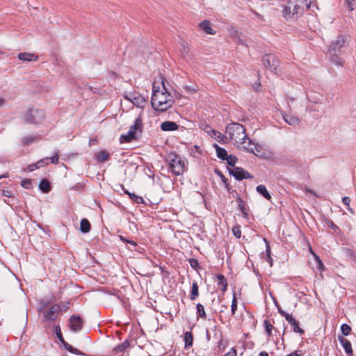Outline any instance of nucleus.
<instances>
[{"instance_id": "7ed1b4c3", "label": "nucleus", "mask_w": 356, "mask_h": 356, "mask_svg": "<svg viewBox=\"0 0 356 356\" xmlns=\"http://www.w3.org/2000/svg\"><path fill=\"white\" fill-rule=\"evenodd\" d=\"M311 3V0H289L283 6V16L286 19H297L310 7Z\"/></svg>"}, {"instance_id": "5fc2aeb1", "label": "nucleus", "mask_w": 356, "mask_h": 356, "mask_svg": "<svg viewBox=\"0 0 356 356\" xmlns=\"http://www.w3.org/2000/svg\"><path fill=\"white\" fill-rule=\"evenodd\" d=\"M35 169H38L37 162L35 163H33V164H30L27 167V170L29 172H32V171L35 170Z\"/></svg>"}, {"instance_id": "a878e982", "label": "nucleus", "mask_w": 356, "mask_h": 356, "mask_svg": "<svg viewBox=\"0 0 356 356\" xmlns=\"http://www.w3.org/2000/svg\"><path fill=\"white\" fill-rule=\"evenodd\" d=\"M199 296V286L197 283V282H193L192 284V287L191 290V293L189 295V298L191 300H195Z\"/></svg>"}, {"instance_id": "9d476101", "label": "nucleus", "mask_w": 356, "mask_h": 356, "mask_svg": "<svg viewBox=\"0 0 356 356\" xmlns=\"http://www.w3.org/2000/svg\"><path fill=\"white\" fill-rule=\"evenodd\" d=\"M229 173L232 175L235 179L241 181L245 179H252L253 176L248 171L241 167H234L232 169H228Z\"/></svg>"}, {"instance_id": "a211bd4d", "label": "nucleus", "mask_w": 356, "mask_h": 356, "mask_svg": "<svg viewBox=\"0 0 356 356\" xmlns=\"http://www.w3.org/2000/svg\"><path fill=\"white\" fill-rule=\"evenodd\" d=\"M18 58L21 60H23V61H31V60H38V55H35V54H31V53H28V52H22V53H19L17 56Z\"/></svg>"}, {"instance_id": "bf43d9fd", "label": "nucleus", "mask_w": 356, "mask_h": 356, "mask_svg": "<svg viewBox=\"0 0 356 356\" xmlns=\"http://www.w3.org/2000/svg\"><path fill=\"white\" fill-rule=\"evenodd\" d=\"M2 193H3V196H5V197H12V193L9 190H3Z\"/></svg>"}, {"instance_id": "0e129e2a", "label": "nucleus", "mask_w": 356, "mask_h": 356, "mask_svg": "<svg viewBox=\"0 0 356 356\" xmlns=\"http://www.w3.org/2000/svg\"><path fill=\"white\" fill-rule=\"evenodd\" d=\"M227 309V305H222L220 306V313H222V312H224V310H225V309Z\"/></svg>"}, {"instance_id": "79ce46f5", "label": "nucleus", "mask_w": 356, "mask_h": 356, "mask_svg": "<svg viewBox=\"0 0 356 356\" xmlns=\"http://www.w3.org/2000/svg\"><path fill=\"white\" fill-rule=\"evenodd\" d=\"M188 262H189L191 268H193V269L199 270L201 268L197 259L191 258V259H188Z\"/></svg>"}, {"instance_id": "f03ea898", "label": "nucleus", "mask_w": 356, "mask_h": 356, "mask_svg": "<svg viewBox=\"0 0 356 356\" xmlns=\"http://www.w3.org/2000/svg\"><path fill=\"white\" fill-rule=\"evenodd\" d=\"M174 96L165 88L164 81H162V90L156 88L154 84L152 88L151 104L157 111L164 112L172 106Z\"/></svg>"}, {"instance_id": "58836bf2", "label": "nucleus", "mask_w": 356, "mask_h": 356, "mask_svg": "<svg viewBox=\"0 0 356 356\" xmlns=\"http://www.w3.org/2000/svg\"><path fill=\"white\" fill-rule=\"evenodd\" d=\"M341 330L343 336H348L350 334L352 330L348 324L343 323L341 326Z\"/></svg>"}, {"instance_id": "1a4fd4ad", "label": "nucleus", "mask_w": 356, "mask_h": 356, "mask_svg": "<svg viewBox=\"0 0 356 356\" xmlns=\"http://www.w3.org/2000/svg\"><path fill=\"white\" fill-rule=\"evenodd\" d=\"M55 332L56 334V337H58V340L60 341V343L63 344V346L65 347V349H67L69 352L71 353L77 355H83V353L80 351L79 350L74 348L70 344H69L67 342H66L62 335L61 330L59 325H56L55 327Z\"/></svg>"}, {"instance_id": "69168bd1", "label": "nucleus", "mask_w": 356, "mask_h": 356, "mask_svg": "<svg viewBox=\"0 0 356 356\" xmlns=\"http://www.w3.org/2000/svg\"><path fill=\"white\" fill-rule=\"evenodd\" d=\"M259 356H269L268 353L266 351H261L259 353Z\"/></svg>"}, {"instance_id": "cd10ccee", "label": "nucleus", "mask_w": 356, "mask_h": 356, "mask_svg": "<svg viewBox=\"0 0 356 356\" xmlns=\"http://www.w3.org/2000/svg\"><path fill=\"white\" fill-rule=\"evenodd\" d=\"M96 159L100 162H104L108 160L110 154L105 149L101 150L95 154Z\"/></svg>"}, {"instance_id": "37998d69", "label": "nucleus", "mask_w": 356, "mask_h": 356, "mask_svg": "<svg viewBox=\"0 0 356 356\" xmlns=\"http://www.w3.org/2000/svg\"><path fill=\"white\" fill-rule=\"evenodd\" d=\"M344 252L347 257H350L354 261H356V253L355 252V251L350 248H345Z\"/></svg>"}, {"instance_id": "052dcab7", "label": "nucleus", "mask_w": 356, "mask_h": 356, "mask_svg": "<svg viewBox=\"0 0 356 356\" xmlns=\"http://www.w3.org/2000/svg\"><path fill=\"white\" fill-rule=\"evenodd\" d=\"M127 243H129L130 245L134 246V248L132 249V250H136V251L137 250L136 248H137L138 245H137V243L135 241H131V240H129V241H127Z\"/></svg>"}, {"instance_id": "b1692460", "label": "nucleus", "mask_w": 356, "mask_h": 356, "mask_svg": "<svg viewBox=\"0 0 356 356\" xmlns=\"http://www.w3.org/2000/svg\"><path fill=\"white\" fill-rule=\"evenodd\" d=\"M181 57L186 60L191 59V54L190 51V49L188 46V44L185 42L181 43Z\"/></svg>"}, {"instance_id": "dca6fc26", "label": "nucleus", "mask_w": 356, "mask_h": 356, "mask_svg": "<svg viewBox=\"0 0 356 356\" xmlns=\"http://www.w3.org/2000/svg\"><path fill=\"white\" fill-rule=\"evenodd\" d=\"M59 309L60 306L57 304L51 306V309L49 311L44 312V314L46 320L54 321L56 317V312H57Z\"/></svg>"}, {"instance_id": "a18cd8bd", "label": "nucleus", "mask_w": 356, "mask_h": 356, "mask_svg": "<svg viewBox=\"0 0 356 356\" xmlns=\"http://www.w3.org/2000/svg\"><path fill=\"white\" fill-rule=\"evenodd\" d=\"M347 7L350 11H353L356 8V1L355 0H345Z\"/></svg>"}, {"instance_id": "338daca9", "label": "nucleus", "mask_w": 356, "mask_h": 356, "mask_svg": "<svg viewBox=\"0 0 356 356\" xmlns=\"http://www.w3.org/2000/svg\"><path fill=\"white\" fill-rule=\"evenodd\" d=\"M5 103V99L2 97H0V107L2 106Z\"/></svg>"}, {"instance_id": "a19ab883", "label": "nucleus", "mask_w": 356, "mask_h": 356, "mask_svg": "<svg viewBox=\"0 0 356 356\" xmlns=\"http://www.w3.org/2000/svg\"><path fill=\"white\" fill-rule=\"evenodd\" d=\"M237 299L236 297L235 293H234L233 295V299L232 301V305H231V311H232V315H234L236 313V311L237 310Z\"/></svg>"}, {"instance_id": "9b49d317", "label": "nucleus", "mask_w": 356, "mask_h": 356, "mask_svg": "<svg viewBox=\"0 0 356 356\" xmlns=\"http://www.w3.org/2000/svg\"><path fill=\"white\" fill-rule=\"evenodd\" d=\"M264 66L271 71H275L279 64V60L274 54H266L263 58Z\"/></svg>"}, {"instance_id": "c85d7f7f", "label": "nucleus", "mask_w": 356, "mask_h": 356, "mask_svg": "<svg viewBox=\"0 0 356 356\" xmlns=\"http://www.w3.org/2000/svg\"><path fill=\"white\" fill-rule=\"evenodd\" d=\"M200 27L207 34H215L216 32L213 31L211 27V23L209 20H204L200 24Z\"/></svg>"}, {"instance_id": "412c9836", "label": "nucleus", "mask_w": 356, "mask_h": 356, "mask_svg": "<svg viewBox=\"0 0 356 356\" xmlns=\"http://www.w3.org/2000/svg\"><path fill=\"white\" fill-rule=\"evenodd\" d=\"M210 130L212 131L211 136L214 137L219 143L222 144L228 143V138L226 136L222 135L220 132L213 129H210Z\"/></svg>"}, {"instance_id": "f3484780", "label": "nucleus", "mask_w": 356, "mask_h": 356, "mask_svg": "<svg viewBox=\"0 0 356 356\" xmlns=\"http://www.w3.org/2000/svg\"><path fill=\"white\" fill-rule=\"evenodd\" d=\"M282 117L285 122L291 126H297L300 124L299 118L295 115L284 113Z\"/></svg>"}, {"instance_id": "8fccbe9b", "label": "nucleus", "mask_w": 356, "mask_h": 356, "mask_svg": "<svg viewBox=\"0 0 356 356\" xmlns=\"http://www.w3.org/2000/svg\"><path fill=\"white\" fill-rule=\"evenodd\" d=\"M48 160H49V158H44V159H40L39 160L38 162H37V164H38V168H41V167H43L44 165H47L48 164Z\"/></svg>"}, {"instance_id": "c756f323", "label": "nucleus", "mask_w": 356, "mask_h": 356, "mask_svg": "<svg viewBox=\"0 0 356 356\" xmlns=\"http://www.w3.org/2000/svg\"><path fill=\"white\" fill-rule=\"evenodd\" d=\"M91 229L90 222L86 218H83L80 222V231L82 233H88Z\"/></svg>"}, {"instance_id": "f8f14e48", "label": "nucleus", "mask_w": 356, "mask_h": 356, "mask_svg": "<svg viewBox=\"0 0 356 356\" xmlns=\"http://www.w3.org/2000/svg\"><path fill=\"white\" fill-rule=\"evenodd\" d=\"M70 328L73 332H79L82 330L83 321L79 315L73 314L70 317Z\"/></svg>"}, {"instance_id": "0eeeda50", "label": "nucleus", "mask_w": 356, "mask_h": 356, "mask_svg": "<svg viewBox=\"0 0 356 356\" xmlns=\"http://www.w3.org/2000/svg\"><path fill=\"white\" fill-rule=\"evenodd\" d=\"M348 43L346 35H339L333 40L328 49V52H343L347 47Z\"/></svg>"}, {"instance_id": "4be33fe9", "label": "nucleus", "mask_w": 356, "mask_h": 356, "mask_svg": "<svg viewBox=\"0 0 356 356\" xmlns=\"http://www.w3.org/2000/svg\"><path fill=\"white\" fill-rule=\"evenodd\" d=\"M213 147L216 150L217 157L222 161H225L229 156L226 149L225 148L220 147L216 143L213 145Z\"/></svg>"}, {"instance_id": "2f4dec72", "label": "nucleus", "mask_w": 356, "mask_h": 356, "mask_svg": "<svg viewBox=\"0 0 356 356\" xmlns=\"http://www.w3.org/2000/svg\"><path fill=\"white\" fill-rule=\"evenodd\" d=\"M266 243V257L265 260L268 262L270 265V266L273 265V259L270 257V248L269 242L264 238V239Z\"/></svg>"}, {"instance_id": "e433bc0d", "label": "nucleus", "mask_w": 356, "mask_h": 356, "mask_svg": "<svg viewBox=\"0 0 356 356\" xmlns=\"http://www.w3.org/2000/svg\"><path fill=\"white\" fill-rule=\"evenodd\" d=\"M225 161H227V163L229 165L234 168L238 159L236 156L229 154Z\"/></svg>"}, {"instance_id": "4468645a", "label": "nucleus", "mask_w": 356, "mask_h": 356, "mask_svg": "<svg viewBox=\"0 0 356 356\" xmlns=\"http://www.w3.org/2000/svg\"><path fill=\"white\" fill-rule=\"evenodd\" d=\"M129 341L126 340L120 344L115 346L113 350V354L116 356H122L124 354V350L129 347Z\"/></svg>"}, {"instance_id": "4d7b16f0", "label": "nucleus", "mask_w": 356, "mask_h": 356, "mask_svg": "<svg viewBox=\"0 0 356 356\" xmlns=\"http://www.w3.org/2000/svg\"><path fill=\"white\" fill-rule=\"evenodd\" d=\"M225 356H236V350L234 348H232L229 352L225 355Z\"/></svg>"}, {"instance_id": "2eb2a0df", "label": "nucleus", "mask_w": 356, "mask_h": 356, "mask_svg": "<svg viewBox=\"0 0 356 356\" xmlns=\"http://www.w3.org/2000/svg\"><path fill=\"white\" fill-rule=\"evenodd\" d=\"M178 128V124L172 121H165L161 124V129L163 131H175L177 130Z\"/></svg>"}, {"instance_id": "09e8293b", "label": "nucleus", "mask_w": 356, "mask_h": 356, "mask_svg": "<svg viewBox=\"0 0 356 356\" xmlns=\"http://www.w3.org/2000/svg\"><path fill=\"white\" fill-rule=\"evenodd\" d=\"M325 222L327 227L332 229L333 230L336 231L337 229H339V227L337 226L332 220L327 219Z\"/></svg>"}, {"instance_id": "473e14b6", "label": "nucleus", "mask_w": 356, "mask_h": 356, "mask_svg": "<svg viewBox=\"0 0 356 356\" xmlns=\"http://www.w3.org/2000/svg\"><path fill=\"white\" fill-rule=\"evenodd\" d=\"M196 309H197V314L198 317H200L202 319L207 318V314L204 311V307L201 303H197L196 305Z\"/></svg>"}, {"instance_id": "603ef678", "label": "nucleus", "mask_w": 356, "mask_h": 356, "mask_svg": "<svg viewBox=\"0 0 356 356\" xmlns=\"http://www.w3.org/2000/svg\"><path fill=\"white\" fill-rule=\"evenodd\" d=\"M315 259L317 262V268L318 270H323V264L322 261L320 259L319 257L315 254Z\"/></svg>"}, {"instance_id": "39448f33", "label": "nucleus", "mask_w": 356, "mask_h": 356, "mask_svg": "<svg viewBox=\"0 0 356 356\" xmlns=\"http://www.w3.org/2000/svg\"><path fill=\"white\" fill-rule=\"evenodd\" d=\"M168 161L169 162L170 169L176 176L183 175V173L187 170L186 164L177 154L170 153L168 154Z\"/></svg>"}, {"instance_id": "ea45409f", "label": "nucleus", "mask_w": 356, "mask_h": 356, "mask_svg": "<svg viewBox=\"0 0 356 356\" xmlns=\"http://www.w3.org/2000/svg\"><path fill=\"white\" fill-rule=\"evenodd\" d=\"M264 325L265 327V330L267 332L268 336H270L272 334V330L273 328V325L270 323L269 321L265 320L264 322Z\"/></svg>"}, {"instance_id": "864d4df0", "label": "nucleus", "mask_w": 356, "mask_h": 356, "mask_svg": "<svg viewBox=\"0 0 356 356\" xmlns=\"http://www.w3.org/2000/svg\"><path fill=\"white\" fill-rule=\"evenodd\" d=\"M236 36H237V40H236V42L238 44H241V45H244L245 47H247V44L245 42V41L243 40V39H241L240 38V36L238 35H239V33L238 31H236Z\"/></svg>"}, {"instance_id": "3c124183", "label": "nucleus", "mask_w": 356, "mask_h": 356, "mask_svg": "<svg viewBox=\"0 0 356 356\" xmlns=\"http://www.w3.org/2000/svg\"><path fill=\"white\" fill-rule=\"evenodd\" d=\"M232 232H233V234L236 237V238H240L241 237V229H240V227H234L233 229H232Z\"/></svg>"}, {"instance_id": "13d9d810", "label": "nucleus", "mask_w": 356, "mask_h": 356, "mask_svg": "<svg viewBox=\"0 0 356 356\" xmlns=\"http://www.w3.org/2000/svg\"><path fill=\"white\" fill-rule=\"evenodd\" d=\"M342 202L343 203V204H345L346 206H349L350 202V197H343V199H342Z\"/></svg>"}, {"instance_id": "aec40b11", "label": "nucleus", "mask_w": 356, "mask_h": 356, "mask_svg": "<svg viewBox=\"0 0 356 356\" xmlns=\"http://www.w3.org/2000/svg\"><path fill=\"white\" fill-rule=\"evenodd\" d=\"M339 52H328L330 60L337 65L343 66L344 60L339 56Z\"/></svg>"}, {"instance_id": "680f3d73", "label": "nucleus", "mask_w": 356, "mask_h": 356, "mask_svg": "<svg viewBox=\"0 0 356 356\" xmlns=\"http://www.w3.org/2000/svg\"><path fill=\"white\" fill-rule=\"evenodd\" d=\"M210 129H212V128L210 126L206 124L205 127L204 128V131H206L207 133H208L209 134H210L211 136L212 131H211Z\"/></svg>"}, {"instance_id": "f257e3e1", "label": "nucleus", "mask_w": 356, "mask_h": 356, "mask_svg": "<svg viewBox=\"0 0 356 356\" xmlns=\"http://www.w3.org/2000/svg\"><path fill=\"white\" fill-rule=\"evenodd\" d=\"M226 133L229 135V139L235 145H241L242 147L250 153H255V150H257V147L254 145V147H251V141L248 138L245 129L244 127L238 122H232L227 125Z\"/></svg>"}, {"instance_id": "393cba45", "label": "nucleus", "mask_w": 356, "mask_h": 356, "mask_svg": "<svg viewBox=\"0 0 356 356\" xmlns=\"http://www.w3.org/2000/svg\"><path fill=\"white\" fill-rule=\"evenodd\" d=\"M184 348L186 349H188L193 346V334L191 332H186L184 333Z\"/></svg>"}, {"instance_id": "6e6d98bb", "label": "nucleus", "mask_w": 356, "mask_h": 356, "mask_svg": "<svg viewBox=\"0 0 356 356\" xmlns=\"http://www.w3.org/2000/svg\"><path fill=\"white\" fill-rule=\"evenodd\" d=\"M216 173L218 175H219L220 177V178H222V181L227 185V179L222 175V173L218 170H216Z\"/></svg>"}, {"instance_id": "ddd939ff", "label": "nucleus", "mask_w": 356, "mask_h": 356, "mask_svg": "<svg viewBox=\"0 0 356 356\" xmlns=\"http://www.w3.org/2000/svg\"><path fill=\"white\" fill-rule=\"evenodd\" d=\"M338 340L341 345L343 346L345 352L348 356H353V349L350 341L345 338L343 336L338 335Z\"/></svg>"}, {"instance_id": "e2e57ef3", "label": "nucleus", "mask_w": 356, "mask_h": 356, "mask_svg": "<svg viewBox=\"0 0 356 356\" xmlns=\"http://www.w3.org/2000/svg\"><path fill=\"white\" fill-rule=\"evenodd\" d=\"M292 354L293 356H301V350H296Z\"/></svg>"}, {"instance_id": "20e7f679", "label": "nucleus", "mask_w": 356, "mask_h": 356, "mask_svg": "<svg viewBox=\"0 0 356 356\" xmlns=\"http://www.w3.org/2000/svg\"><path fill=\"white\" fill-rule=\"evenodd\" d=\"M143 130V122L140 115H139L135 120L134 124L130 127L128 133L120 136V143H130L134 140H137Z\"/></svg>"}, {"instance_id": "774afa93", "label": "nucleus", "mask_w": 356, "mask_h": 356, "mask_svg": "<svg viewBox=\"0 0 356 356\" xmlns=\"http://www.w3.org/2000/svg\"><path fill=\"white\" fill-rule=\"evenodd\" d=\"M120 239H121L122 241L126 242V243H127V241H129L128 239H127L125 237H124V236H120Z\"/></svg>"}, {"instance_id": "49530a36", "label": "nucleus", "mask_w": 356, "mask_h": 356, "mask_svg": "<svg viewBox=\"0 0 356 356\" xmlns=\"http://www.w3.org/2000/svg\"><path fill=\"white\" fill-rule=\"evenodd\" d=\"M275 304L277 308V310H278V312L279 314L284 316L285 318V319L286 320V317L288 318V316H289L291 314H287L286 312H284L281 307L280 306L277 304V302L275 301Z\"/></svg>"}, {"instance_id": "7c9ffc66", "label": "nucleus", "mask_w": 356, "mask_h": 356, "mask_svg": "<svg viewBox=\"0 0 356 356\" xmlns=\"http://www.w3.org/2000/svg\"><path fill=\"white\" fill-rule=\"evenodd\" d=\"M217 280H218V285L222 286V288L220 289V291L222 292H225L227 290V280L222 275V274H218L216 275Z\"/></svg>"}, {"instance_id": "5701e85b", "label": "nucleus", "mask_w": 356, "mask_h": 356, "mask_svg": "<svg viewBox=\"0 0 356 356\" xmlns=\"http://www.w3.org/2000/svg\"><path fill=\"white\" fill-rule=\"evenodd\" d=\"M39 188L40 190L44 193H47L51 191V184L48 179H42L39 184Z\"/></svg>"}, {"instance_id": "f704fd0d", "label": "nucleus", "mask_w": 356, "mask_h": 356, "mask_svg": "<svg viewBox=\"0 0 356 356\" xmlns=\"http://www.w3.org/2000/svg\"><path fill=\"white\" fill-rule=\"evenodd\" d=\"M190 154L194 157L197 156V155H200L202 153V150L200 146L195 145L193 147L189 149Z\"/></svg>"}, {"instance_id": "72a5a7b5", "label": "nucleus", "mask_w": 356, "mask_h": 356, "mask_svg": "<svg viewBox=\"0 0 356 356\" xmlns=\"http://www.w3.org/2000/svg\"><path fill=\"white\" fill-rule=\"evenodd\" d=\"M236 202L238 204L239 209L242 212L243 216L247 217L248 214V212L246 211L243 200L240 197H237Z\"/></svg>"}, {"instance_id": "bb28decb", "label": "nucleus", "mask_w": 356, "mask_h": 356, "mask_svg": "<svg viewBox=\"0 0 356 356\" xmlns=\"http://www.w3.org/2000/svg\"><path fill=\"white\" fill-rule=\"evenodd\" d=\"M256 191L261 195H262L264 198H266L268 200H270L271 195H270V193H268V191L266 189V187L264 185H262V184L258 185L256 188Z\"/></svg>"}, {"instance_id": "c03bdc74", "label": "nucleus", "mask_w": 356, "mask_h": 356, "mask_svg": "<svg viewBox=\"0 0 356 356\" xmlns=\"http://www.w3.org/2000/svg\"><path fill=\"white\" fill-rule=\"evenodd\" d=\"M21 186L26 189H31L32 188L31 180L29 179L22 180Z\"/></svg>"}, {"instance_id": "c9c22d12", "label": "nucleus", "mask_w": 356, "mask_h": 356, "mask_svg": "<svg viewBox=\"0 0 356 356\" xmlns=\"http://www.w3.org/2000/svg\"><path fill=\"white\" fill-rule=\"evenodd\" d=\"M37 139V136H24L22 139V142L25 145H29L32 143H33Z\"/></svg>"}, {"instance_id": "423d86ee", "label": "nucleus", "mask_w": 356, "mask_h": 356, "mask_svg": "<svg viewBox=\"0 0 356 356\" xmlns=\"http://www.w3.org/2000/svg\"><path fill=\"white\" fill-rule=\"evenodd\" d=\"M45 117V113L43 110L30 108L24 114V120L28 124H38L40 123Z\"/></svg>"}, {"instance_id": "de8ad7c7", "label": "nucleus", "mask_w": 356, "mask_h": 356, "mask_svg": "<svg viewBox=\"0 0 356 356\" xmlns=\"http://www.w3.org/2000/svg\"><path fill=\"white\" fill-rule=\"evenodd\" d=\"M51 159V163L54 164H57L58 163L59 159V151L56 150L53 156L49 158Z\"/></svg>"}, {"instance_id": "4c0bfd02", "label": "nucleus", "mask_w": 356, "mask_h": 356, "mask_svg": "<svg viewBox=\"0 0 356 356\" xmlns=\"http://www.w3.org/2000/svg\"><path fill=\"white\" fill-rule=\"evenodd\" d=\"M129 197L137 204H144L143 198L134 193H132V194H129Z\"/></svg>"}, {"instance_id": "6e6552de", "label": "nucleus", "mask_w": 356, "mask_h": 356, "mask_svg": "<svg viewBox=\"0 0 356 356\" xmlns=\"http://www.w3.org/2000/svg\"><path fill=\"white\" fill-rule=\"evenodd\" d=\"M123 97L125 99L131 102L134 106L140 108H143L146 104L145 97L138 93L125 92Z\"/></svg>"}, {"instance_id": "6ab92c4d", "label": "nucleus", "mask_w": 356, "mask_h": 356, "mask_svg": "<svg viewBox=\"0 0 356 356\" xmlns=\"http://www.w3.org/2000/svg\"><path fill=\"white\" fill-rule=\"evenodd\" d=\"M286 321L293 327V332L296 333H299L300 334H303L305 333L304 330L300 327L298 322L293 318L291 314L288 318L286 317Z\"/></svg>"}]
</instances>
